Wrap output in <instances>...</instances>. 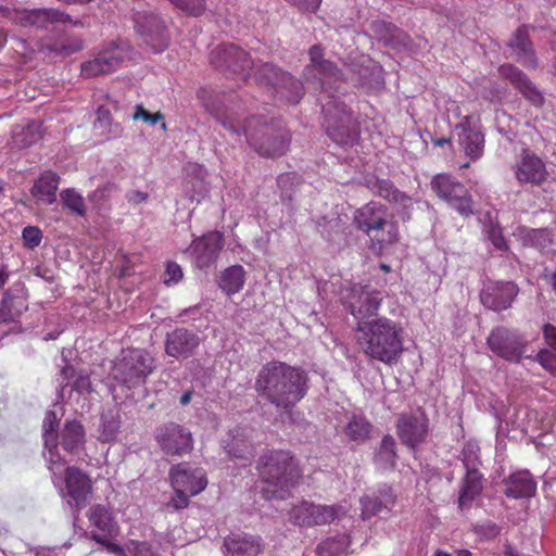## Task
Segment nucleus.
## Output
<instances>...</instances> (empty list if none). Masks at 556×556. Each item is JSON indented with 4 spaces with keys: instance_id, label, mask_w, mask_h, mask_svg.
Segmentation results:
<instances>
[{
    "instance_id": "7ed1b4c3",
    "label": "nucleus",
    "mask_w": 556,
    "mask_h": 556,
    "mask_svg": "<svg viewBox=\"0 0 556 556\" xmlns=\"http://www.w3.org/2000/svg\"><path fill=\"white\" fill-rule=\"evenodd\" d=\"M356 331L361 333L358 343L370 358L387 365L399 361L403 352V328L387 317L358 321Z\"/></svg>"
},
{
    "instance_id": "bb28decb",
    "label": "nucleus",
    "mask_w": 556,
    "mask_h": 556,
    "mask_svg": "<svg viewBox=\"0 0 556 556\" xmlns=\"http://www.w3.org/2000/svg\"><path fill=\"white\" fill-rule=\"evenodd\" d=\"M225 556H257L261 551V539L245 533H231L224 539Z\"/></svg>"
},
{
    "instance_id": "f257e3e1",
    "label": "nucleus",
    "mask_w": 556,
    "mask_h": 556,
    "mask_svg": "<svg viewBox=\"0 0 556 556\" xmlns=\"http://www.w3.org/2000/svg\"><path fill=\"white\" fill-rule=\"evenodd\" d=\"M198 98L224 129L238 139L244 136L250 148L261 157H280L289 150L291 137L279 121L261 115L243 118L232 105L212 96L205 88L198 90Z\"/></svg>"
},
{
    "instance_id": "f704fd0d",
    "label": "nucleus",
    "mask_w": 556,
    "mask_h": 556,
    "mask_svg": "<svg viewBox=\"0 0 556 556\" xmlns=\"http://www.w3.org/2000/svg\"><path fill=\"white\" fill-rule=\"evenodd\" d=\"M519 239L522 245L548 252L554 247V233L548 228H527L519 230Z\"/></svg>"
},
{
    "instance_id": "72a5a7b5",
    "label": "nucleus",
    "mask_w": 556,
    "mask_h": 556,
    "mask_svg": "<svg viewBox=\"0 0 556 556\" xmlns=\"http://www.w3.org/2000/svg\"><path fill=\"white\" fill-rule=\"evenodd\" d=\"M460 129L458 134V143L465 155L471 161L480 159L484 150V135L465 126H457Z\"/></svg>"
},
{
    "instance_id": "f3484780",
    "label": "nucleus",
    "mask_w": 556,
    "mask_h": 556,
    "mask_svg": "<svg viewBox=\"0 0 556 556\" xmlns=\"http://www.w3.org/2000/svg\"><path fill=\"white\" fill-rule=\"evenodd\" d=\"M342 508L338 505H318L302 502L290 510V521L301 527H314L332 522Z\"/></svg>"
},
{
    "instance_id": "423d86ee",
    "label": "nucleus",
    "mask_w": 556,
    "mask_h": 556,
    "mask_svg": "<svg viewBox=\"0 0 556 556\" xmlns=\"http://www.w3.org/2000/svg\"><path fill=\"white\" fill-rule=\"evenodd\" d=\"M155 368L149 352L141 349H128L114 362L112 377L127 389L143 384Z\"/></svg>"
},
{
    "instance_id": "052dcab7",
    "label": "nucleus",
    "mask_w": 556,
    "mask_h": 556,
    "mask_svg": "<svg viewBox=\"0 0 556 556\" xmlns=\"http://www.w3.org/2000/svg\"><path fill=\"white\" fill-rule=\"evenodd\" d=\"M189 495L186 492H179L178 490H174V495L170 497V500L167 502L166 506L169 508H173L175 510L184 509L188 507L190 501Z\"/></svg>"
},
{
    "instance_id": "393cba45",
    "label": "nucleus",
    "mask_w": 556,
    "mask_h": 556,
    "mask_svg": "<svg viewBox=\"0 0 556 556\" xmlns=\"http://www.w3.org/2000/svg\"><path fill=\"white\" fill-rule=\"evenodd\" d=\"M366 186L374 194L399 205L403 214H409L413 206L412 198L400 191L391 180L374 177L367 179Z\"/></svg>"
},
{
    "instance_id": "2f4dec72",
    "label": "nucleus",
    "mask_w": 556,
    "mask_h": 556,
    "mask_svg": "<svg viewBox=\"0 0 556 556\" xmlns=\"http://www.w3.org/2000/svg\"><path fill=\"white\" fill-rule=\"evenodd\" d=\"M89 520L98 531L91 532V539L104 544L115 531V525L109 510L102 505H93L89 510Z\"/></svg>"
},
{
    "instance_id": "49530a36",
    "label": "nucleus",
    "mask_w": 556,
    "mask_h": 556,
    "mask_svg": "<svg viewBox=\"0 0 556 556\" xmlns=\"http://www.w3.org/2000/svg\"><path fill=\"white\" fill-rule=\"evenodd\" d=\"M121 421L116 414L108 412L101 416V425L99 428V439L102 442H111L116 439L119 431Z\"/></svg>"
},
{
    "instance_id": "5fc2aeb1",
    "label": "nucleus",
    "mask_w": 556,
    "mask_h": 556,
    "mask_svg": "<svg viewBox=\"0 0 556 556\" xmlns=\"http://www.w3.org/2000/svg\"><path fill=\"white\" fill-rule=\"evenodd\" d=\"M463 463L466 470L478 469L479 460V446L476 443L468 442L462 452Z\"/></svg>"
},
{
    "instance_id": "9d476101",
    "label": "nucleus",
    "mask_w": 556,
    "mask_h": 556,
    "mask_svg": "<svg viewBox=\"0 0 556 556\" xmlns=\"http://www.w3.org/2000/svg\"><path fill=\"white\" fill-rule=\"evenodd\" d=\"M431 189L462 216L468 217L473 214V202L468 189L450 175L434 176L431 180Z\"/></svg>"
},
{
    "instance_id": "c9c22d12",
    "label": "nucleus",
    "mask_w": 556,
    "mask_h": 556,
    "mask_svg": "<svg viewBox=\"0 0 556 556\" xmlns=\"http://www.w3.org/2000/svg\"><path fill=\"white\" fill-rule=\"evenodd\" d=\"M369 27L377 40L392 48L405 46L408 39L406 34L386 21H372Z\"/></svg>"
},
{
    "instance_id": "0e129e2a",
    "label": "nucleus",
    "mask_w": 556,
    "mask_h": 556,
    "mask_svg": "<svg viewBox=\"0 0 556 556\" xmlns=\"http://www.w3.org/2000/svg\"><path fill=\"white\" fill-rule=\"evenodd\" d=\"M75 368L72 365H65L60 371V384L62 389L68 384V382L75 377Z\"/></svg>"
},
{
    "instance_id": "f8f14e48",
    "label": "nucleus",
    "mask_w": 556,
    "mask_h": 556,
    "mask_svg": "<svg viewBox=\"0 0 556 556\" xmlns=\"http://www.w3.org/2000/svg\"><path fill=\"white\" fill-rule=\"evenodd\" d=\"M309 64L303 71V77L307 83L327 91L330 81L342 79V72L336 63L324 59V49L320 45H314L308 50Z\"/></svg>"
},
{
    "instance_id": "2eb2a0df",
    "label": "nucleus",
    "mask_w": 556,
    "mask_h": 556,
    "mask_svg": "<svg viewBox=\"0 0 556 556\" xmlns=\"http://www.w3.org/2000/svg\"><path fill=\"white\" fill-rule=\"evenodd\" d=\"M486 342L494 354L508 362L519 363L526 349L522 336L505 327L494 328Z\"/></svg>"
},
{
    "instance_id": "bf43d9fd",
    "label": "nucleus",
    "mask_w": 556,
    "mask_h": 556,
    "mask_svg": "<svg viewBox=\"0 0 556 556\" xmlns=\"http://www.w3.org/2000/svg\"><path fill=\"white\" fill-rule=\"evenodd\" d=\"M488 238L495 249L503 251L507 249L506 240L500 226L491 224L486 230Z\"/></svg>"
},
{
    "instance_id": "39448f33",
    "label": "nucleus",
    "mask_w": 556,
    "mask_h": 556,
    "mask_svg": "<svg viewBox=\"0 0 556 556\" xmlns=\"http://www.w3.org/2000/svg\"><path fill=\"white\" fill-rule=\"evenodd\" d=\"M355 227L376 239L379 244L388 245L399 240V228L392 220L391 214L386 205L370 201L357 208L353 215Z\"/></svg>"
},
{
    "instance_id": "ea45409f",
    "label": "nucleus",
    "mask_w": 556,
    "mask_h": 556,
    "mask_svg": "<svg viewBox=\"0 0 556 556\" xmlns=\"http://www.w3.org/2000/svg\"><path fill=\"white\" fill-rule=\"evenodd\" d=\"M482 488V475L479 472V470H466V476L459 492V507L464 508L469 506L471 502L481 493Z\"/></svg>"
},
{
    "instance_id": "dca6fc26",
    "label": "nucleus",
    "mask_w": 556,
    "mask_h": 556,
    "mask_svg": "<svg viewBox=\"0 0 556 556\" xmlns=\"http://www.w3.org/2000/svg\"><path fill=\"white\" fill-rule=\"evenodd\" d=\"M223 248V233L211 231L195 238L187 249V253L190 254L192 263L197 268L207 270L215 265Z\"/></svg>"
},
{
    "instance_id": "6e6552de",
    "label": "nucleus",
    "mask_w": 556,
    "mask_h": 556,
    "mask_svg": "<svg viewBox=\"0 0 556 556\" xmlns=\"http://www.w3.org/2000/svg\"><path fill=\"white\" fill-rule=\"evenodd\" d=\"M339 296L357 323L367 321L366 318L376 315L382 301L380 292L376 289L352 281L342 283Z\"/></svg>"
},
{
    "instance_id": "cd10ccee",
    "label": "nucleus",
    "mask_w": 556,
    "mask_h": 556,
    "mask_svg": "<svg viewBox=\"0 0 556 556\" xmlns=\"http://www.w3.org/2000/svg\"><path fill=\"white\" fill-rule=\"evenodd\" d=\"M68 496L78 506H85L87 496L92 490L90 478L77 467H67L64 473Z\"/></svg>"
},
{
    "instance_id": "338daca9",
    "label": "nucleus",
    "mask_w": 556,
    "mask_h": 556,
    "mask_svg": "<svg viewBox=\"0 0 556 556\" xmlns=\"http://www.w3.org/2000/svg\"><path fill=\"white\" fill-rule=\"evenodd\" d=\"M113 188H114L113 185H110V184H108L103 187H100L92 192V194L90 195V199L98 200V201L103 200L113 190Z\"/></svg>"
},
{
    "instance_id": "4be33fe9",
    "label": "nucleus",
    "mask_w": 556,
    "mask_h": 556,
    "mask_svg": "<svg viewBox=\"0 0 556 556\" xmlns=\"http://www.w3.org/2000/svg\"><path fill=\"white\" fill-rule=\"evenodd\" d=\"M515 177L519 184L541 186L547 180L548 173L545 163L533 152L523 149L514 166Z\"/></svg>"
},
{
    "instance_id": "ddd939ff",
    "label": "nucleus",
    "mask_w": 556,
    "mask_h": 556,
    "mask_svg": "<svg viewBox=\"0 0 556 556\" xmlns=\"http://www.w3.org/2000/svg\"><path fill=\"white\" fill-rule=\"evenodd\" d=\"M211 63L219 70L230 71L243 79L250 76L255 63L249 54L235 45H220L211 52Z\"/></svg>"
},
{
    "instance_id": "c85d7f7f",
    "label": "nucleus",
    "mask_w": 556,
    "mask_h": 556,
    "mask_svg": "<svg viewBox=\"0 0 556 556\" xmlns=\"http://www.w3.org/2000/svg\"><path fill=\"white\" fill-rule=\"evenodd\" d=\"M395 503V495L391 486L382 485L377 492L371 495H365L361 498L362 517L364 519L370 518L383 510L389 513Z\"/></svg>"
},
{
    "instance_id": "b1692460",
    "label": "nucleus",
    "mask_w": 556,
    "mask_h": 556,
    "mask_svg": "<svg viewBox=\"0 0 556 556\" xmlns=\"http://www.w3.org/2000/svg\"><path fill=\"white\" fill-rule=\"evenodd\" d=\"M200 344L199 337L185 328H177L167 333L165 340V352L175 358H187L191 356Z\"/></svg>"
},
{
    "instance_id": "1a4fd4ad",
    "label": "nucleus",
    "mask_w": 556,
    "mask_h": 556,
    "mask_svg": "<svg viewBox=\"0 0 556 556\" xmlns=\"http://www.w3.org/2000/svg\"><path fill=\"white\" fill-rule=\"evenodd\" d=\"M254 78L261 86L271 87L281 92L290 102L298 103L304 94V88L300 80L295 79L279 67L270 63L254 66Z\"/></svg>"
},
{
    "instance_id": "c03bdc74",
    "label": "nucleus",
    "mask_w": 556,
    "mask_h": 556,
    "mask_svg": "<svg viewBox=\"0 0 556 556\" xmlns=\"http://www.w3.org/2000/svg\"><path fill=\"white\" fill-rule=\"evenodd\" d=\"M543 336L549 350L539 353L540 363L549 370H556V327L552 324L543 326Z\"/></svg>"
},
{
    "instance_id": "6ab92c4d",
    "label": "nucleus",
    "mask_w": 556,
    "mask_h": 556,
    "mask_svg": "<svg viewBox=\"0 0 556 556\" xmlns=\"http://www.w3.org/2000/svg\"><path fill=\"white\" fill-rule=\"evenodd\" d=\"M125 58V49L112 42L110 47L103 49L93 60L81 64V76L91 78L110 74L119 67Z\"/></svg>"
},
{
    "instance_id": "09e8293b",
    "label": "nucleus",
    "mask_w": 556,
    "mask_h": 556,
    "mask_svg": "<svg viewBox=\"0 0 556 556\" xmlns=\"http://www.w3.org/2000/svg\"><path fill=\"white\" fill-rule=\"evenodd\" d=\"M62 204L72 213L84 217L87 210L84 198L74 189H65L60 193Z\"/></svg>"
},
{
    "instance_id": "58836bf2",
    "label": "nucleus",
    "mask_w": 556,
    "mask_h": 556,
    "mask_svg": "<svg viewBox=\"0 0 556 556\" xmlns=\"http://www.w3.org/2000/svg\"><path fill=\"white\" fill-rule=\"evenodd\" d=\"M60 177L53 172H45L35 181L31 188V194L39 201L46 204H52L55 202L56 190L59 188Z\"/></svg>"
},
{
    "instance_id": "4d7b16f0",
    "label": "nucleus",
    "mask_w": 556,
    "mask_h": 556,
    "mask_svg": "<svg viewBox=\"0 0 556 556\" xmlns=\"http://www.w3.org/2000/svg\"><path fill=\"white\" fill-rule=\"evenodd\" d=\"M22 237L25 245L29 249H34L40 244L42 232L36 226H27L23 229Z\"/></svg>"
},
{
    "instance_id": "7c9ffc66",
    "label": "nucleus",
    "mask_w": 556,
    "mask_h": 556,
    "mask_svg": "<svg viewBox=\"0 0 556 556\" xmlns=\"http://www.w3.org/2000/svg\"><path fill=\"white\" fill-rule=\"evenodd\" d=\"M505 495L515 500L529 498L536 491V483L529 471H518L505 480Z\"/></svg>"
},
{
    "instance_id": "a19ab883",
    "label": "nucleus",
    "mask_w": 556,
    "mask_h": 556,
    "mask_svg": "<svg viewBox=\"0 0 556 556\" xmlns=\"http://www.w3.org/2000/svg\"><path fill=\"white\" fill-rule=\"evenodd\" d=\"M245 270L241 265H232L219 275L218 286L228 295L238 293L244 286Z\"/></svg>"
},
{
    "instance_id": "a18cd8bd",
    "label": "nucleus",
    "mask_w": 556,
    "mask_h": 556,
    "mask_svg": "<svg viewBox=\"0 0 556 556\" xmlns=\"http://www.w3.org/2000/svg\"><path fill=\"white\" fill-rule=\"evenodd\" d=\"M395 440L391 435H386L375 455V463L381 469H391L395 466Z\"/></svg>"
},
{
    "instance_id": "c756f323",
    "label": "nucleus",
    "mask_w": 556,
    "mask_h": 556,
    "mask_svg": "<svg viewBox=\"0 0 556 556\" xmlns=\"http://www.w3.org/2000/svg\"><path fill=\"white\" fill-rule=\"evenodd\" d=\"M223 447L231 459L250 463L254 457V447L241 428L228 432Z\"/></svg>"
},
{
    "instance_id": "5701e85b",
    "label": "nucleus",
    "mask_w": 556,
    "mask_h": 556,
    "mask_svg": "<svg viewBox=\"0 0 556 556\" xmlns=\"http://www.w3.org/2000/svg\"><path fill=\"white\" fill-rule=\"evenodd\" d=\"M351 79L370 91H378L383 88L384 80L381 66L375 64L370 59H363L361 62H352L348 65Z\"/></svg>"
},
{
    "instance_id": "f03ea898",
    "label": "nucleus",
    "mask_w": 556,
    "mask_h": 556,
    "mask_svg": "<svg viewBox=\"0 0 556 556\" xmlns=\"http://www.w3.org/2000/svg\"><path fill=\"white\" fill-rule=\"evenodd\" d=\"M308 377L305 370L285 362L271 361L260 369L255 390L278 410L290 412L306 394Z\"/></svg>"
},
{
    "instance_id": "aec40b11",
    "label": "nucleus",
    "mask_w": 556,
    "mask_h": 556,
    "mask_svg": "<svg viewBox=\"0 0 556 556\" xmlns=\"http://www.w3.org/2000/svg\"><path fill=\"white\" fill-rule=\"evenodd\" d=\"M519 292L518 286L513 281H490L480 292V301L484 307L501 312L511 306Z\"/></svg>"
},
{
    "instance_id": "0eeeda50",
    "label": "nucleus",
    "mask_w": 556,
    "mask_h": 556,
    "mask_svg": "<svg viewBox=\"0 0 556 556\" xmlns=\"http://www.w3.org/2000/svg\"><path fill=\"white\" fill-rule=\"evenodd\" d=\"M327 135L339 146H352L356 142L359 129L356 119L345 103L331 98L323 105Z\"/></svg>"
},
{
    "instance_id": "412c9836",
    "label": "nucleus",
    "mask_w": 556,
    "mask_h": 556,
    "mask_svg": "<svg viewBox=\"0 0 556 556\" xmlns=\"http://www.w3.org/2000/svg\"><path fill=\"white\" fill-rule=\"evenodd\" d=\"M170 483L174 490L186 492L191 496L201 493L207 485V479L202 468H190L180 463L169 470Z\"/></svg>"
},
{
    "instance_id": "603ef678",
    "label": "nucleus",
    "mask_w": 556,
    "mask_h": 556,
    "mask_svg": "<svg viewBox=\"0 0 556 556\" xmlns=\"http://www.w3.org/2000/svg\"><path fill=\"white\" fill-rule=\"evenodd\" d=\"M84 48V41L79 38L71 40L68 43H45L41 50L55 54L70 55L80 51Z\"/></svg>"
},
{
    "instance_id": "e2e57ef3",
    "label": "nucleus",
    "mask_w": 556,
    "mask_h": 556,
    "mask_svg": "<svg viewBox=\"0 0 556 556\" xmlns=\"http://www.w3.org/2000/svg\"><path fill=\"white\" fill-rule=\"evenodd\" d=\"M73 388L78 393H85L91 391V381L88 375H79L74 381Z\"/></svg>"
},
{
    "instance_id": "a211bd4d",
    "label": "nucleus",
    "mask_w": 556,
    "mask_h": 556,
    "mask_svg": "<svg viewBox=\"0 0 556 556\" xmlns=\"http://www.w3.org/2000/svg\"><path fill=\"white\" fill-rule=\"evenodd\" d=\"M429 431V419L421 410L401 414L396 420V433L401 442L412 448L426 441Z\"/></svg>"
},
{
    "instance_id": "8fccbe9b",
    "label": "nucleus",
    "mask_w": 556,
    "mask_h": 556,
    "mask_svg": "<svg viewBox=\"0 0 556 556\" xmlns=\"http://www.w3.org/2000/svg\"><path fill=\"white\" fill-rule=\"evenodd\" d=\"M59 419L55 412L48 410L45 414L42 422V439L43 444H51L58 441Z\"/></svg>"
},
{
    "instance_id": "e433bc0d",
    "label": "nucleus",
    "mask_w": 556,
    "mask_h": 556,
    "mask_svg": "<svg viewBox=\"0 0 556 556\" xmlns=\"http://www.w3.org/2000/svg\"><path fill=\"white\" fill-rule=\"evenodd\" d=\"M510 48L516 52L518 60L528 67L535 68L538 65L536 58L532 49V42L529 39L526 26L519 27L509 42Z\"/></svg>"
},
{
    "instance_id": "a878e982",
    "label": "nucleus",
    "mask_w": 556,
    "mask_h": 556,
    "mask_svg": "<svg viewBox=\"0 0 556 556\" xmlns=\"http://www.w3.org/2000/svg\"><path fill=\"white\" fill-rule=\"evenodd\" d=\"M500 73L503 77L507 78L533 105L541 106L543 104V94L519 68L511 64H504L500 67Z\"/></svg>"
},
{
    "instance_id": "79ce46f5",
    "label": "nucleus",
    "mask_w": 556,
    "mask_h": 556,
    "mask_svg": "<svg viewBox=\"0 0 556 556\" xmlns=\"http://www.w3.org/2000/svg\"><path fill=\"white\" fill-rule=\"evenodd\" d=\"M41 139L40 124L33 121L24 126L17 125L12 130V144L15 148H27Z\"/></svg>"
},
{
    "instance_id": "3c124183",
    "label": "nucleus",
    "mask_w": 556,
    "mask_h": 556,
    "mask_svg": "<svg viewBox=\"0 0 556 556\" xmlns=\"http://www.w3.org/2000/svg\"><path fill=\"white\" fill-rule=\"evenodd\" d=\"M94 128L101 129V132L106 136H117L119 134L118 125L112 126L111 113L104 106H100L97 111V119Z\"/></svg>"
},
{
    "instance_id": "774afa93",
    "label": "nucleus",
    "mask_w": 556,
    "mask_h": 556,
    "mask_svg": "<svg viewBox=\"0 0 556 556\" xmlns=\"http://www.w3.org/2000/svg\"><path fill=\"white\" fill-rule=\"evenodd\" d=\"M7 309H9V300L4 298L2 301V307L0 308V319L2 321H8L13 318L12 314L5 312Z\"/></svg>"
},
{
    "instance_id": "864d4df0",
    "label": "nucleus",
    "mask_w": 556,
    "mask_h": 556,
    "mask_svg": "<svg viewBox=\"0 0 556 556\" xmlns=\"http://www.w3.org/2000/svg\"><path fill=\"white\" fill-rule=\"evenodd\" d=\"M134 121L142 119L148 124L155 125L159 122H162L161 128L166 130V123L164 121V115L161 112L150 113L148 112L143 105L137 104L135 108V113L132 115Z\"/></svg>"
},
{
    "instance_id": "4468645a",
    "label": "nucleus",
    "mask_w": 556,
    "mask_h": 556,
    "mask_svg": "<svg viewBox=\"0 0 556 556\" xmlns=\"http://www.w3.org/2000/svg\"><path fill=\"white\" fill-rule=\"evenodd\" d=\"M135 29L155 52L163 51L168 43V31L165 21L151 12H135Z\"/></svg>"
},
{
    "instance_id": "9b49d317",
    "label": "nucleus",
    "mask_w": 556,
    "mask_h": 556,
    "mask_svg": "<svg viewBox=\"0 0 556 556\" xmlns=\"http://www.w3.org/2000/svg\"><path fill=\"white\" fill-rule=\"evenodd\" d=\"M154 439L167 456L182 457L193 450L191 431L174 421L159 426L154 431Z\"/></svg>"
},
{
    "instance_id": "de8ad7c7",
    "label": "nucleus",
    "mask_w": 556,
    "mask_h": 556,
    "mask_svg": "<svg viewBox=\"0 0 556 556\" xmlns=\"http://www.w3.org/2000/svg\"><path fill=\"white\" fill-rule=\"evenodd\" d=\"M371 425L364 417L354 416L345 427L346 435L358 442H364L369 438Z\"/></svg>"
},
{
    "instance_id": "6e6d98bb",
    "label": "nucleus",
    "mask_w": 556,
    "mask_h": 556,
    "mask_svg": "<svg viewBox=\"0 0 556 556\" xmlns=\"http://www.w3.org/2000/svg\"><path fill=\"white\" fill-rule=\"evenodd\" d=\"M184 12L198 16L205 11V0H168Z\"/></svg>"
},
{
    "instance_id": "4c0bfd02",
    "label": "nucleus",
    "mask_w": 556,
    "mask_h": 556,
    "mask_svg": "<svg viewBox=\"0 0 556 556\" xmlns=\"http://www.w3.org/2000/svg\"><path fill=\"white\" fill-rule=\"evenodd\" d=\"M61 445L71 454H78L85 445V429L77 420H66L61 433Z\"/></svg>"
},
{
    "instance_id": "13d9d810",
    "label": "nucleus",
    "mask_w": 556,
    "mask_h": 556,
    "mask_svg": "<svg viewBox=\"0 0 556 556\" xmlns=\"http://www.w3.org/2000/svg\"><path fill=\"white\" fill-rule=\"evenodd\" d=\"M8 17L16 25L31 27V9H13Z\"/></svg>"
},
{
    "instance_id": "20e7f679",
    "label": "nucleus",
    "mask_w": 556,
    "mask_h": 556,
    "mask_svg": "<svg viewBox=\"0 0 556 556\" xmlns=\"http://www.w3.org/2000/svg\"><path fill=\"white\" fill-rule=\"evenodd\" d=\"M262 489L266 500L285 498L288 490L294 486L302 477L295 458L288 451H270L262 455L257 463Z\"/></svg>"
},
{
    "instance_id": "473e14b6",
    "label": "nucleus",
    "mask_w": 556,
    "mask_h": 556,
    "mask_svg": "<svg viewBox=\"0 0 556 556\" xmlns=\"http://www.w3.org/2000/svg\"><path fill=\"white\" fill-rule=\"evenodd\" d=\"M71 23L74 26H83L81 22L73 21L67 13L53 8L31 9V27L45 29L52 24Z\"/></svg>"
},
{
    "instance_id": "37998d69",
    "label": "nucleus",
    "mask_w": 556,
    "mask_h": 556,
    "mask_svg": "<svg viewBox=\"0 0 556 556\" xmlns=\"http://www.w3.org/2000/svg\"><path fill=\"white\" fill-rule=\"evenodd\" d=\"M45 451L43 456L47 460V466L52 475V482L54 485H60L62 482L63 473H65L66 462L60 455L58 451V441H53L51 444H43Z\"/></svg>"
},
{
    "instance_id": "680f3d73",
    "label": "nucleus",
    "mask_w": 556,
    "mask_h": 556,
    "mask_svg": "<svg viewBox=\"0 0 556 556\" xmlns=\"http://www.w3.org/2000/svg\"><path fill=\"white\" fill-rule=\"evenodd\" d=\"M165 275V283L178 282L182 278V269L177 263H168Z\"/></svg>"
},
{
    "instance_id": "69168bd1",
    "label": "nucleus",
    "mask_w": 556,
    "mask_h": 556,
    "mask_svg": "<svg viewBox=\"0 0 556 556\" xmlns=\"http://www.w3.org/2000/svg\"><path fill=\"white\" fill-rule=\"evenodd\" d=\"M126 199H127V200H128V202H130V203L139 204V203H141V202L147 201V199H148V193L142 192V191H138V190H132V191H129V192L126 194Z\"/></svg>"
}]
</instances>
